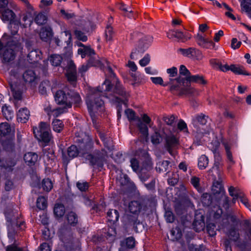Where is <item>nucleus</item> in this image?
I'll use <instances>...</instances> for the list:
<instances>
[{
  "mask_svg": "<svg viewBox=\"0 0 251 251\" xmlns=\"http://www.w3.org/2000/svg\"><path fill=\"white\" fill-rule=\"evenodd\" d=\"M51 64L54 66L61 65L65 68L66 70V75L68 81L75 82L76 80V69L74 62L69 58L63 59L62 56L59 54H52L49 57Z\"/></svg>",
  "mask_w": 251,
  "mask_h": 251,
  "instance_id": "nucleus-2",
  "label": "nucleus"
},
{
  "mask_svg": "<svg viewBox=\"0 0 251 251\" xmlns=\"http://www.w3.org/2000/svg\"><path fill=\"white\" fill-rule=\"evenodd\" d=\"M88 63L90 66L99 67L101 69L104 70L106 76L109 75V73L107 71V65L108 64L109 66H110L109 62L106 59H102L100 60L95 59L92 56L88 60Z\"/></svg>",
  "mask_w": 251,
  "mask_h": 251,
  "instance_id": "nucleus-14",
  "label": "nucleus"
},
{
  "mask_svg": "<svg viewBox=\"0 0 251 251\" xmlns=\"http://www.w3.org/2000/svg\"><path fill=\"white\" fill-rule=\"evenodd\" d=\"M68 223L72 226H75L78 223V217L75 213L71 211L67 215Z\"/></svg>",
  "mask_w": 251,
  "mask_h": 251,
  "instance_id": "nucleus-41",
  "label": "nucleus"
},
{
  "mask_svg": "<svg viewBox=\"0 0 251 251\" xmlns=\"http://www.w3.org/2000/svg\"><path fill=\"white\" fill-rule=\"evenodd\" d=\"M50 125L45 122H41L38 127L33 128L35 137L40 141L49 143L51 139Z\"/></svg>",
  "mask_w": 251,
  "mask_h": 251,
  "instance_id": "nucleus-7",
  "label": "nucleus"
},
{
  "mask_svg": "<svg viewBox=\"0 0 251 251\" xmlns=\"http://www.w3.org/2000/svg\"><path fill=\"white\" fill-rule=\"evenodd\" d=\"M23 77L25 82L29 83L33 82L36 79L37 76L33 70H28L23 74Z\"/></svg>",
  "mask_w": 251,
  "mask_h": 251,
  "instance_id": "nucleus-34",
  "label": "nucleus"
},
{
  "mask_svg": "<svg viewBox=\"0 0 251 251\" xmlns=\"http://www.w3.org/2000/svg\"><path fill=\"white\" fill-rule=\"evenodd\" d=\"M214 196L208 193H203L201 196V201L204 206H210L213 201Z\"/></svg>",
  "mask_w": 251,
  "mask_h": 251,
  "instance_id": "nucleus-42",
  "label": "nucleus"
},
{
  "mask_svg": "<svg viewBox=\"0 0 251 251\" xmlns=\"http://www.w3.org/2000/svg\"><path fill=\"white\" fill-rule=\"evenodd\" d=\"M47 17L43 13H39L34 19L35 22L38 25H43L47 22Z\"/></svg>",
  "mask_w": 251,
  "mask_h": 251,
  "instance_id": "nucleus-52",
  "label": "nucleus"
},
{
  "mask_svg": "<svg viewBox=\"0 0 251 251\" xmlns=\"http://www.w3.org/2000/svg\"><path fill=\"white\" fill-rule=\"evenodd\" d=\"M77 52L81 55L82 58H84L86 55L89 56L90 57L95 54L94 50L90 46H84V48L78 49Z\"/></svg>",
  "mask_w": 251,
  "mask_h": 251,
  "instance_id": "nucleus-32",
  "label": "nucleus"
},
{
  "mask_svg": "<svg viewBox=\"0 0 251 251\" xmlns=\"http://www.w3.org/2000/svg\"><path fill=\"white\" fill-rule=\"evenodd\" d=\"M244 236L246 240L251 241V222L249 220L244 221Z\"/></svg>",
  "mask_w": 251,
  "mask_h": 251,
  "instance_id": "nucleus-35",
  "label": "nucleus"
},
{
  "mask_svg": "<svg viewBox=\"0 0 251 251\" xmlns=\"http://www.w3.org/2000/svg\"><path fill=\"white\" fill-rule=\"evenodd\" d=\"M86 33H91L95 28L96 25L90 21L82 20L80 25H78Z\"/></svg>",
  "mask_w": 251,
  "mask_h": 251,
  "instance_id": "nucleus-30",
  "label": "nucleus"
},
{
  "mask_svg": "<svg viewBox=\"0 0 251 251\" xmlns=\"http://www.w3.org/2000/svg\"><path fill=\"white\" fill-rule=\"evenodd\" d=\"M198 44L205 48H210L214 47V43L212 40H209L208 38H204L202 35L198 33L195 37Z\"/></svg>",
  "mask_w": 251,
  "mask_h": 251,
  "instance_id": "nucleus-21",
  "label": "nucleus"
},
{
  "mask_svg": "<svg viewBox=\"0 0 251 251\" xmlns=\"http://www.w3.org/2000/svg\"><path fill=\"white\" fill-rule=\"evenodd\" d=\"M9 85L11 91L12 92L13 97L14 99L20 100L22 98V92L20 90H17L16 86L12 84V83H9Z\"/></svg>",
  "mask_w": 251,
  "mask_h": 251,
  "instance_id": "nucleus-50",
  "label": "nucleus"
},
{
  "mask_svg": "<svg viewBox=\"0 0 251 251\" xmlns=\"http://www.w3.org/2000/svg\"><path fill=\"white\" fill-rule=\"evenodd\" d=\"M65 209L62 204H56L54 206V213L58 217H62L65 214Z\"/></svg>",
  "mask_w": 251,
  "mask_h": 251,
  "instance_id": "nucleus-44",
  "label": "nucleus"
},
{
  "mask_svg": "<svg viewBox=\"0 0 251 251\" xmlns=\"http://www.w3.org/2000/svg\"><path fill=\"white\" fill-rule=\"evenodd\" d=\"M142 120L146 124L143 123L140 119H139L137 126L143 136L147 138L149 135V130L147 124H150L151 119L147 114H144L143 115Z\"/></svg>",
  "mask_w": 251,
  "mask_h": 251,
  "instance_id": "nucleus-17",
  "label": "nucleus"
},
{
  "mask_svg": "<svg viewBox=\"0 0 251 251\" xmlns=\"http://www.w3.org/2000/svg\"><path fill=\"white\" fill-rule=\"evenodd\" d=\"M82 157L89 160L91 166H97L99 168L103 166L104 157L102 155L100 154V152L99 151H97L96 152V155L88 153L87 152H83L82 153Z\"/></svg>",
  "mask_w": 251,
  "mask_h": 251,
  "instance_id": "nucleus-9",
  "label": "nucleus"
},
{
  "mask_svg": "<svg viewBox=\"0 0 251 251\" xmlns=\"http://www.w3.org/2000/svg\"><path fill=\"white\" fill-rule=\"evenodd\" d=\"M167 72L169 74V81L168 82L169 84H171L174 81H176L177 83L180 84L184 83V78H181L180 76L176 78L175 79L172 78V77L176 76L177 74V69L176 67H173L171 68L168 69Z\"/></svg>",
  "mask_w": 251,
  "mask_h": 251,
  "instance_id": "nucleus-22",
  "label": "nucleus"
},
{
  "mask_svg": "<svg viewBox=\"0 0 251 251\" xmlns=\"http://www.w3.org/2000/svg\"><path fill=\"white\" fill-rule=\"evenodd\" d=\"M222 144L224 146L225 150L226 151V156L228 159L232 163H234V161L232 159V153L230 151V148L228 145V143L226 142H223Z\"/></svg>",
  "mask_w": 251,
  "mask_h": 251,
  "instance_id": "nucleus-61",
  "label": "nucleus"
},
{
  "mask_svg": "<svg viewBox=\"0 0 251 251\" xmlns=\"http://www.w3.org/2000/svg\"><path fill=\"white\" fill-rule=\"evenodd\" d=\"M6 216L7 221L11 223L12 226H16L22 229H23L25 222L20 218H18V216L11 217L9 214H6Z\"/></svg>",
  "mask_w": 251,
  "mask_h": 251,
  "instance_id": "nucleus-25",
  "label": "nucleus"
},
{
  "mask_svg": "<svg viewBox=\"0 0 251 251\" xmlns=\"http://www.w3.org/2000/svg\"><path fill=\"white\" fill-rule=\"evenodd\" d=\"M22 20L24 22V24L21 23V26L23 28H26L28 25L30 26L32 23V20L29 19L27 15L25 14L23 15Z\"/></svg>",
  "mask_w": 251,
  "mask_h": 251,
  "instance_id": "nucleus-62",
  "label": "nucleus"
},
{
  "mask_svg": "<svg viewBox=\"0 0 251 251\" xmlns=\"http://www.w3.org/2000/svg\"><path fill=\"white\" fill-rule=\"evenodd\" d=\"M109 75L106 76L104 82L101 86H99L97 89L90 90L86 99V103L87 105L88 110L91 116L94 126L96 128H98L99 122H97L95 113L102 112L104 110V102L101 97L104 96L105 92H109L113 89V86L115 85L113 88V92L121 96L122 98L118 97H115V101L117 103H123L126 106H127V102L129 94L122 87L119 80L115 77L111 67L108 65L107 69Z\"/></svg>",
  "mask_w": 251,
  "mask_h": 251,
  "instance_id": "nucleus-1",
  "label": "nucleus"
},
{
  "mask_svg": "<svg viewBox=\"0 0 251 251\" xmlns=\"http://www.w3.org/2000/svg\"><path fill=\"white\" fill-rule=\"evenodd\" d=\"M228 192L229 195L231 197L236 196L240 197L244 194L238 187H234L232 186L228 188Z\"/></svg>",
  "mask_w": 251,
  "mask_h": 251,
  "instance_id": "nucleus-53",
  "label": "nucleus"
},
{
  "mask_svg": "<svg viewBox=\"0 0 251 251\" xmlns=\"http://www.w3.org/2000/svg\"><path fill=\"white\" fill-rule=\"evenodd\" d=\"M15 163L11 159L0 158V167L7 171H11Z\"/></svg>",
  "mask_w": 251,
  "mask_h": 251,
  "instance_id": "nucleus-26",
  "label": "nucleus"
},
{
  "mask_svg": "<svg viewBox=\"0 0 251 251\" xmlns=\"http://www.w3.org/2000/svg\"><path fill=\"white\" fill-rule=\"evenodd\" d=\"M77 188L81 192H86L89 187V184L86 181H78L76 183Z\"/></svg>",
  "mask_w": 251,
  "mask_h": 251,
  "instance_id": "nucleus-57",
  "label": "nucleus"
},
{
  "mask_svg": "<svg viewBox=\"0 0 251 251\" xmlns=\"http://www.w3.org/2000/svg\"><path fill=\"white\" fill-rule=\"evenodd\" d=\"M242 9L245 12H249L251 11V0H243L241 2Z\"/></svg>",
  "mask_w": 251,
  "mask_h": 251,
  "instance_id": "nucleus-60",
  "label": "nucleus"
},
{
  "mask_svg": "<svg viewBox=\"0 0 251 251\" xmlns=\"http://www.w3.org/2000/svg\"><path fill=\"white\" fill-rule=\"evenodd\" d=\"M230 70L237 75H250L249 73L245 70L244 67L242 66H237L234 65H231Z\"/></svg>",
  "mask_w": 251,
  "mask_h": 251,
  "instance_id": "nucleus-43",
  "label": "nucleus"
},
{
  "mask_svg": "<svg viewBox=\"0 0 251 251\" xmlns=\"http://www.w3.org/2000/svg\"><path fill=\"white\" fill-rule=\"evenodd\" d=\"M167 36L169 39L176 38L177 41L183 42L191 38L188 33H184L178 30H170L167 32Z\"/></svg>",
  "mask_w": 251,
  "mask_h": 251,
  "instance_id": "nucleus-15",
  "label": "nucleus"
},
{
  "mask_svg": "<svg viewBox=\"0 0 251 251\" xmlns=\"http://www.w3.org/2000/svg\"><path fill=\"white\" fill-rule=\"evenodd\" d=\"M11 131L10 126L7 123L0 124V140L10 137Z\"/></svg>",
  "mask_w": 251,
  "mask_h": 251,
  "instance_id": "nucleus-24",
  "label": "nucleus"
},
{
  "mask_svg": "<svg viewBox=\"0 0 251 251\" xmlns=\"http://www.w3.org/2000/svg\"><path fill=\"white\" fill-rule=\"evenodd\" d=\"M2 112L5 119L9 121L11 120L13 117V112L9 109V107L5 105L2 108Z\"/></svg>",
  "mask_w": 251,
  "mask_h": 251,
  "instance_id": "nucleus-48",
  "label": "nucleus"
},
{
  "mask_svg": "<svg viewBox=\"0 0 251 251\" xmlns=\"http://www.w3.org/2000/svg\"><path fill=\"white\" fill-rule=\"evenodd\" d=\"M85 152L80 151L78 147L75 145H72L69 147L67 151H62V158L64 160H68L77 157L78 155L82 156V153Z\"/></svg>",
  "mask_w": 251,
  "mask_h": 251,
  "instance_id": "nucleus-12",
  "label": "nucleus"
},
{
  "mask_svg": "<svg viewBox=\"0 0 251 251\" xmlns=\"http://www.w3.org/2000/svg\"><path fill=\"white\" fill-rule=\"evenodd\" d=\"M75 142L78 144V147L80 151H83L85 152L90 151L93 147V143L88 137L84 139L79 136L76 137Z\"/></svg>",
  "mask_w": 251,
  "mask_h": 251,
  "instance_id": "nucleus-16",
  "label": "nucleus"
},
{
  "mask_svg": "<svg viewBox=\"0 0 251 251\" xmlns=\"http://www.w3.org/2000/svg\"><path fill=\"white\" fill-rule=\"evenodd\" d=\"M42 186L45 191L49 192L52 189L53 185L50 179L47 178L44 179L43 180L42 182Z\"/></svg>",
  "mask_w": 251,
  "mask_h": 251,
  "instance_id": "nucleus-54",
  "label": "nucleus"
},
{
  "mask_svg": "<svg viewBox=\"0 0 251 251\" xmlns=\"http://www.w3.org/2000/svg\"><path fill=\"white\" fill-rule=\"evenodd\" d=\"M213 183L212 187V191L214 199H216L221 195L225 194V191L223 184V181L225 178V176H212Z\"/></svg>",
  "mask_w": 251,
  "mask_h": 251,
  "instance_id": "nucleus-8",
  "label": "nucleus"
},
{
  "mask_svg": "<svg viewBox=\"0 0 251 251\" xmlns=\"http://www.w3.org/2000/svg\"><path fill=\"white\" fill-rule=\"evenodd\" d=\"M75 35L76 38L83 42H85L87 40V37L84 34V33L82 32L80 30L75 29L74 31Z\"/></svg>",
  "mask_w": 251,
  "mask_h": 251,
  "instance_id": "nucleus-59",
  "label": "nucleus"
},
{
  "mask_svg": "<svg viewBox=\"0 0 251 251\" xmlns=\"http://www.w3.org/2000/svg\"><path fill=\"white\" fill-rule=\"evenodd\" d=\"M50 82L48 80L42 81L39 87V91L42 95H45L47 93V89L49 88Z\"/></svg>",
  "mask_w": 251,
  "mask_h": 251,
  "instance_id": "nucleus-55",
  "label": "nucleus"
},
{
  "mask_svg": "<svg viewBox=\"0 0 251 251\" xmlns=\"http://www.w3.org/2000/svg\"><path fill=\"white\" fill-rule=\"evenodd\" d=\"M108 220L114 224L118 221L119 214L118 210L115 209H110L107 213Z\"/></svg>",
  "mask_w": 251,
  "mask_h": 251,
  "instance_id": "nucleus-37",
  "label": "nucleus"
},
{
  "mask_svg": "<svg viewBox=\"0 0 251 251\" xmlns=\"http://www.w3.org/2000/svg\"><path fill=\"white\" fill-rule=\"evenodd\" d=\"M30 116L29 111L26 108L20 109L17 113V118L21 122L25 123Z\"/></svg>",
  "mask_w": 251,
  "mask_h": 251,
  "instance_id": "nucleus-28",
  "label": "nucleus"
},
{
  "mask_svg": "<svg viewBox=\"0 0 251 251\" xmlns=\"http://www.w3.org/2000/svg\"><path fill=\"white\" fill-rule=\"evenodd\" d=\"M38 155L34 152H29L24 155V160L28 166H33L37 162Z\"/></svg>",
  "mask_w": 251,
  "mask_h": 251,
  "instance_id": "nucleus-29",
  "label": "nucleus"
},
{
  "mask_svg": "<svg viewBox=\"0 0 251 251\" xmlns=\"http://www.w3.org/2000/svg\"><path fill=\"white\" fill-rule=\"evenodd\" d=\"M56 102L59 105H63L66 108L72 107V103L78 104L81 101L79 95L67 88L57 91L54 95Z\"/></svg>",
  "mask_w": 251,
  "mask_h": 251,
  "instance_id": "nucleus-4",
  "label": "nucleus"
},
{
  "mask_svg": "<svg viewBox=\"0 0 251 251\" xmlns=\"http://www.w3.org/2000/svg\"><path fill=\"white\" fill-rule=\"evenodd\" d=\"M3 149L7 151H12L14 150L15 145L13 140L10 137L0 140Z\"/></svg>",
  "mask_w": 251,
  "mask_h": 251,
  "instance_id": "nucleus-27",
  "label": "nucleus"
},
{
  "mask_svg": "<svg viewBox=\"0 0 251 251\" xmlns=\"http://www.w3.org/2000/svg\"><path fill=\"white\" fill-rule=\"evenodd\" d=\"M126 219L127 224L133 226L136 232H139L138 229L141 230L143 227L142 224L138 219V215L127 214Z\"/></svg>",
  "mask_w": 251,
  "mask_h": 251,
  "instance_id": "nucleus-19",
  "label": "nucleus"
},
{
  "mask_svg": "<svg viewBox=\"0 0 251 251\" xmlns=\"http://www.w3.org/2000/svg\"><path fill=\"white\" fill-rule=\"evenodd\" d=\"M53 129L57 132H60L64 128V124L62 121L55 119L52 122Z\"/></svg>",
  "mask_w": 251,
  "mask_h": 251,
  "instance_id": "nucleus-45",
  "label": "nucleus"
},
{
  "mask_svg": "<svg viewBox=\"0 0 251 251\" xmlns=\"http://www.w3.org/2000/svg\"><path fill=\"white\" fill-rule=\"evenodd\" d=\"M39 35L42 41L47 42L51 36L50 29L46 27L41 28Z\"/></svg>",
  "mask_w": 251,
  "mask_h": 251,
  "instance_id": "nucleus-40",
  "label": "nucleus"
},
{
  "mask_svg": "<svg viewBox=\"0 0 251 251\" xmlns=\"http://www.w3.org/2000/svg\"><path fill=\"white\" fill-rule=\"evenodd\" d=\"M26 46L28 51L27 55L28 61L31 63H34L38 61L40 59L41 52L38 50H34L31 48V43L30 41L27 42L26 43Z\"/></svg>",
  "mask_w": 251,
  "mask_h": 251,
  "instance_id": "nucleus-18",
  "label": "nucleus"
},
{
  "mask_svg": "<svg viewBox=\"0 0 251 251\" xmlns=\"http://www.w3.org/2000/svg\"><path fill=\"white\" fill-rule=\"evenodd\" d=\"M143 205L139 201H133L128 204V209L129 211L135 215H138L143 208Z\"/></svg>",
  "mask_w": 251,
  "mask_h": 251,
  "instance_id": "nucleus-20",
  "label": "nucleus"
},
{
  "mask_svg": "<svg viewBox=\"0 0 251 251\" xmlns=\"http://www.w3.org/2000/svg\"><path fill=\"white\" fill-rule=\"evenodd\" d=\"M215 200L226 209L229 207V198L225 194L215 199Z\"/></svg>",
  "mask_w": 251,
  "mask_h": 251,
  "instance_id": "nucleus-39",
  "label": "nucleus"
},
{
  "mask_svg": "<svg viewBox=\"0 0 251 251\" xmlns=\"http://www.w3.org/2000/svg\"><path fill=\"white\" fill-rule=\"evenodd\" d=\"M223 163L222 159L219 153H215L214 163L213 167L208 171L209 175L211 176H215L213 172H215L218 176H224L223 172Z\"/></svg>",
  "mask_w": 251,
  "mask_h": 251,
  "instance_id": "nucleus-11",
  "label": "nucleus"
},
{
  "mask_svg": "<svg viewBox=\"0 0 251 251\" xmlns=\"http://www.w3.org/2000/svg\"><path fill=\"white\" fill-rule=\"evenodd\" d=\"M138 176L141 181L145 182L151 177V171H146L144 169H141Z\"/></svg>",
  "mask_w": 251,
  "mask_h": 251,
  "instance_id": "nucleus-47",
  "label": "nucleus"
},
{
  "mask_svg": "<svg viewBox=\"0 0 251 251\" xmlns=\"http://www.w3.org/2000/svg\"><path fill=\"white\" fill-rule=\"evenodd\" d=\"M170 164V162L167 160L163 161L158 164V166L156 167V171L161 172H165L168 170V166Z\"/></svg>",
  "mask_w": 251,
  "mask_h": 251,
  "instance_id": "nucleus-49",
  "label": "nucleus"
},
{
  "mask_svg": "<svg viewBox=\"0 0 251 251\" xmlns=\"http://www.w3.org/2000/svg\"><path fill=\"white\" fill-rule=\"evenodd\" d=\"M179 51L184 56L188 57H195L201 54L199 50L195 48H189L187 49H179Z\"/></svg>",
  "mask_w": 251,
  "mask_h": 251,
  "instance_id": "nucleus-31",
  "label": "nucleus"
},
{
  "mask_svg": "<svg viewBox=\"0 0 251 251\" xmlns=\"http://www.w3.org/2000/svg\"><path fill=\"white\" fill-rule=\"evenodd\" d=\"M23 47L21 43L17 40H12L6 43L0 40V54L3 60L9 62L14 59L16 54L21 51Z\"/></svg>",
  "mask_w": 251,
  "mask_h": 251,
  "instance_id": "nucleus-3",
  "label": "nucleus"
},
{
  "mask_svg": "<svg viewBox=\"0 0 251 251\" xmlns=\"http://www.w3.org/2000/svg\"><path fill=\"white\" fill-rule=\"evenodd\" d=\"M184 83L185 81L187 82H196V83H199L200 84H205L206 81L203 79V77L202 75H190L189 76H187V78H184Z\"/></svg>",
  "mask_w": 251,
  "mask_h": 251,
  "instance_id": "nucleus-33",
  "label": "nucleus"
},
{
  "mask_svg": "<svg viewBox=\"0 0 251 251\" xmlns=\"http://www.w3.org/2000/svg\"><path fill=\"white\" fill-rule=\"evenodd\" d=\"M162 139L159 132L156 131L151 136V142L154 145H158L162 142Z\"/></svg>",
  "mask_w": 251,
  "mask_h": 251,
  "instance_id": "nucleus-51",
  "label": "nucleus"
},
{
  "mask_svg": "<svg viewBox=\"0 0 251 251\" xmlns=\"http://www.w3.org/2000/svg\"><path fill=\"white\" fill-rule=\"evenodd\" d=\"M16 15L15 13L11 9L8 8L4 9L1 12V19L4 22H12L16 19Z\"/></svg>",
  "mask_w": 251,
  "mask_h": 251,
  "instance_id": "nucleus-23",
  "label": "nucleus"
},
{
  "mask_svg": "<svg viewBox=\"0 0 251 251\" xmlns=\"http://www.w3.org/2000/svg\"><path fill=\"white\" fill-rule=\"evenodd\" d=\"M165 147L169 153L173 156L176 154V150L178 148V140L174 135L166 137Z\"/></svg>",
  "mask_w": 251,
  "mask_h": 251,
  "instance_id": "nucleus-10",
  "label": "nucleus"
},
{
  "mask_svg": "<svg viewBox=\"0 0 251 251\" xmlns=\"http://www.w3.org/2000/svg\"><path fill=\"white\" fill-rule=\"evenodd\" d=\"M152 41L151 36H145L140 39L137 47L133 50L130 54L131 59L137 60L141 57L142 54L149 48Z\"/></svg>",
  "mask_w": 251,
  "mask_h": 251,
  "instance_id": "nucleus-6",
  "label": "nucleus"
},
{
  "mask_svg": "<svg viewBox=\"0 0 251 251\" xmlns=\"http://www.w3.org/2000/svg\"><path fill=\"white\" fill-rule=\"evenodd\" d=\"M20 25H21V22L19 20L16 19L9 23L8 28L10 30L12 35H14L18 33Z\"/></svg>",
  "mask_w": 251,
  "mask_h": 251,
  "instance_id": "nucleus-38",
  "label": "nucleus"
},
{
  "mask_svg": "<svg viewBox=\"0 0 251 251\" xmlns=\"http://www.w3.org/2000/svg\"><path fill=\"white\" fill-rule=\"evenodd\" d=\"M207 118V116L201 113L193 119V131L196 133L195 137L198 139H201L208 131L207 129L200 127V126H203L206 125Z\"/></svg>",
  "mask_w": 251,
  "mask_h": 251,
  "instance_id": "nucleus-5",
  "label": "nucleus"
},
{
  "mask_svg": "<svg viewBox=\"0 0 251 251\" xmlns=\"http://www.w3.org/2000/svg\"><path fill=\"white\" fill-rule=\"evenodd\" d=\"M170 91L173 94L178 96H182L183 95H194L195 92V89L192 87H180L178 84L172 85L170 88Z\"/></svg>",
  "mask_w": 251,
  "mask_h": 251,
  "instance_id": "nucleus-13",
  "label": "nucleus"
},
{
  "mask_svg": "<svg viewBox=\"0 0 251 251\" xmlns=\"http://www.w3.org/2000/svg\"><path fill=\"white\" fill-rule=\"evenodd\" d=\"M209 160L208 157L205 155H202L199 159L198 167L200 169L203 170L205 169L208 164Z\"/></svg>",
  "mask_w": 251,
  "mask_h": 251,
  "instance_id": "nucleus-46",
  "label": "nucleus"
},
{
  "mask_svg": "<svg viewBox=\"0 0 251 251\" xmlns=\"http://www.w3.org/2000/svg\"><path fill=\"white\" fill-rule=\"evenodd\" d=\"M152 168V163L151 159L147 158L143 161L141 169H144L146 171H151Z\"/></svg>",
  "mask_w": 251,
  "mask_h": 251,
  "instance_id": "nucleus-58",
  "label": "nucleus"
},
{
  "mask_svg": "<svg viewBox=\"0 0 251 251\" xmlns=\"http://www.w3.org/2000/svg\"><path fill=\"white\" fill-rule=\"evenodd\" d=\"M114 32L113 28L109 25L106 27L105 31V37L107 41H111L112 39Z\"/></svg>",
  "mask_w": 251,
  "mask_h": 251,
  "instance_id": "nucleus-63",
  "label": "nucleus"
},
{
  "mask_svg": "<svg viewBox=\"0 0 251 251\" xmlns=\"http://www.w3.org/2000/svg\"><path fill=\"white\" fill-rule=\"evenodd\" d=\"M216 226L214 224L209 223L207 225L206 229L207 233L210 236H213L216 235Z\"/></svg>",
  "mask_w": 251,
  "mask_h": 251,
  "instance_id": "nucleus-64",
  "label": "nucleus"
},
{
  "mask_svg": "<svg viewBox=\"0 0 251 251\" xmlns=\"http://www.w3.org/2000/svg\"><path fill=\"white\" fill-rule=\"evenodd\" d=\"M37 207L40 210H44L47 206L46 199L44 197H40L37 200Z\"/></svg>",
  "mask_w": 251,
  "mask_h": 251,
  "instance_id": "nucleus-56",
  "label": "nucleus"
},
{
  "mask_svg": "<svg viewBox=\"0 0 251 251\" xmlns=\"http://www.w3.org/2000/svg\"><path fill=\"white\" fill-rule=\"evenodd\" d=\"M227 235L230 240L237 242L240 239V234L238 229H236L234 226H232L228 230Z\"/></svg>",
  "mask_w": 251,
  "mask_h": 251,
  "instance_id": "nucleus-36",
  "label": "nucleus"
}]
</instances>
